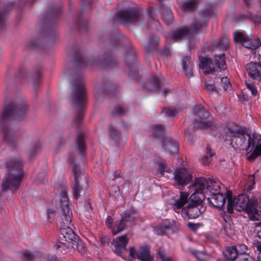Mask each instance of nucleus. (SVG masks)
<instances>
[{
	"label": "nucleus",
	"mask_w": 261,
	"mask_h": 261,
	"mask_svg": "<svg viewBox=\"0 0 261 261\" xmlns=\"http://www.w3.org/2000/svg\"><path fill=\"white\" fill-rule=\"evenodd\" d=\"M225 131L231 138L232 146L236 150L245 151L248 161L253 160L261 154L260 134L242 133L237 127H227Z\"/></svg>",
	"instance_id": "f257e3e1"
},
{
	"label": "nucleus",
	"mask_w": 261,
	"mask_h": 261,
	"mask_svg": "<svg viewBox=\"0 0 261 261\" xmlns=\"http://www.w3.org/2000/svg\"><path fill=\"white\" fill-rule=\"evenodd\" d=\"M68 190V187L65 185L59 186L57 188L59 195V208L61 210L60 219L59 223L60 230L63 237L66 242L72 243L73 242H76L79 237L68 226L71 222L72 213L69 209L67 197Z\"/></svg>",
	"instance_id": "f03ea898"
},
{
	"label": "nucleus",
	"mask_w": 261,
	"mask_h": 261,
	"mask_svg": "<svg viewBox=\"0 0 261 261\" xmlns=\"http://www.w3.org/2000/svg\"><path fill=\"white\" fill-rule=\"evenodd\" d=\"M203 195L192 194L189 197L187 192H180V196L176 199H172L170 204L175 212L178 213L185 204L189 200L188 205L181 210V216L185 219H195L201 213L204 212L205 208L201 205Z\"/></svg>",
	"instance_id": "7ed1b4c3"
},
{
	"label": "nucleus",
	"mask_w": 261,
	"mask_h": 261,
	"mask_svg": "<svg viewBox=\"0 0 261 261\" xmlns=\"http://www.w3.org/2000/svg\"><path fill=\"white\" fill-rule=\"evenodd\" d=\"M23 163L19 155H16L9 159L6 164L7 174L3 179L2 188L3 190H16L19 186L23 172Z\"/></svg>",
	"instance_id": "20e7f679"
},
{
	"label": "nucleus",
	"mask_w": 261,
	"mask_h": 261,
	"mask_svg": "<svg viewBox=\"0 0 261 261\" xmlns=\"http://www.w3.org/2000/svg\"><path fill=\"white\" fill-rule=\"evenodd\" d=\"M121 219L118 222L113 224V219L111 216H108L106 220V225L111 229L114 235L122 231L130 225L136 219L137 213L134 209L127 210L120 214Z\"/></svg>",
	"instance_id": "39448f33"
},
{
	"label": "nucleus",
	"mask_w": 261,
	"mask_h": 261,
	"mask_svg": "<svg viewBox=\"0 0 261 261\" xmlns=\"http://www.w3.org/2000/svg\"><path fill=\"white\" fill-rule=\"evenodd\" d=\"M233 37L236 42L240 43L247 48L255 49L253 53V58H257L261 63V42H259L258 40H252L244 32L240 31L234 32Z\"/></svg>",
	"instance_id": "423d86ee"
},
{
	"label": "nucleus",
	"mask_w": 261,
	"mask_h": 261,
	"mask_svg": "<svg viewBox=\"0 0 261 261\" xmlns=\"http://www.w3.org/2000/svg\"><path fill=\"white\" fill-rule=\"evenodd\" d=\"M215 64L218 69H215L211 59L208 58H202L200 59V67L205 73L216 74V72H225L226 69L225 61L223 54L215 57Z\"/></svg>",
	"instance_id": "0eeeda50"
},
{
	"label": "nucleus",
	"mask_w": 261,
	"mask_h": 261,
	"mask_svg": "<svg viewBox=\"0 0 261 261\" xmlns=\"http://www.w3.org/2000/svg\"><path fill=\"white\" fill-rule=\"evenodd\" d=\"M227 211L229 214L233 212V209L237 211H246L247 213V207L250 202V199L245 194H241L232 198L230 191L227 192Z\"/></svg>",
	"instance_id": "6e6552de"
},
{
	"label": "nucleus",
	"mask_w": 261,
	"mask_h": 261,
	"mask_svg": "<svg viewBox=\"0 0 261 261\" xmlns=\"http://www.w3.org/2000/svg\"><path fill=\"white\" fill-rule=\"evenodd\" d=\"M72 100L73 104L77 106L80 111L74 118V121L81 122L83 118V108L85 102V88L82 82H79L74 85L72 95Z\"/></svg>",
	"instance_id": "1a4fd4ad"
},
{
	"label": "nucleus",
	"mask_w": 261,
	"mask_h": 261,
	"mask_svg": "<svg viewBox=\"0 0 261 261\" xmlns=\"http://www.w3.org/2000/svg\"><path fill=\"white\" fill-rule=\"evenodd\" d=\"M28 106L23 101L17 102L16 105H12L5 108L2 116V121L5 122L7 120L14 118L19 119L26 114Z\"/></svg>",
	"instance_id": "9d476101"
},
{
	"label": "nucleus",
	"mask_w": 261,
	"mask_h": 261,
	"mask_svg": "<svg viewBox=\"0 0 261 261\" xmlns=\"http://www.w3.org/2000/svg\"><path fill=\"white\" fill-rule=\"evenodd\" d=\"M195 120L194 125L199 129H205L211 126L212 118L210 113L203 107L199 106L194 110Z\"/></svg>",
	"instance_id": "9b49d317"
},
{
	"label": "nucleus",
	"mask_w": 261,
	"mask_h": 261,
	"mask_svg": "<svg viewBox=\"0 0 261 261\" xmlns=\"http://www.w3.org/2000/svg\"><path fill=\"white\" fill-rule=\"evenodd\" d=\"M72 171L74 174V184L73 187V195L76 198L78 199L84 188L87 186L86 175L77 166H74L73 167Z\"/></svg>",
	"instance_id": "f8f14e48"
},
{
	"label": "nucleus",
	"mask_w": 261,
	"mask_h": 261,
	"mask_svg": "<svg viewBox=\"0 0 261 261\" xmlns=\"http://www.w3.org/2000/svg\"><path fill=\"white\" fill-rule=\"evenodd\" d=\"M129 256L132 259L137 258L140 261H153L154 256L151 254L147 245H141L136 250L134 247H130L129 250Z\"/></svg>",
	"instance_id": "ddd939ff"
},
{
	"label": "nucleus",
	"mask_w": 261,
	"mask_h": 261,
	"mask_svg": "<svg viewBox=\"0 0 261 261\" xmlns=\"http://www.w3.org/2000/svg\"><path fill=\"white\" fill-rule=\"evenodd\" d=\"M205 26H206L205 23L202 24L201 22H198L197 24L194 23L192 28H189L188 27H184L176 32L170 33L166 37L169 40L176 42L178 39L184 37L190 36L194 34L197 30Z\"/></svg>",
	"instance_id": "4468645a"
},
{
	"label": "nucleus",
	"mask_w": 261,
	"mask_h": 261,
	"mask_svg": "<svg viewBox=\"0 0 261 261\" xmlns=\"http://www.w3.org/2000/svg\"><path fill=\"white\" fill-rule=\"evenodd\" d=\"M247 214L252 221L258 220L261 218V198L253 197L250 199L247 207Z\"/></svg>",
	"instance_id": "2eb2a0df"
},
{
	"label": "nucleus",
	"mask_w": 261,
	"mask_h": 261,
	"mask_svg": "<svg viewBox=\"0 0 261 261\" xmlns=\"http://www.w3.org/2000/svg\"><path fill=\"white\" fill-rule=\"evenodd\" d=\"M193 177L192 173L185 168H179L174 172V180L176 186L184 187L188 184Z\"/></svg>",
	"instance_id": "dca6fc26"
},
{
	"label": "nucleus",
	"mask_w": 261,
	"mask_h": 261,
	"mask_svg": "<svg viewBox=\"0 0 261 261\" xmlns=\"http://www.w3.org/2000/svg\"><path fill=\"white\" fill-rule=\"evenodd\" d=\"M139 17V13L135 9L122 10L116 15V20L121 23H129L136 21Z\"/></svg>",
	"instance_id": "f3484780"
},
{
	"label": "nucleus",
	"mask_w": 261,
	"mask_h": 261,
	"mask_svg": "<svg viewBox=\"0 0 261 261\" xmlns=\"http://www.w3.org/2000/svg\"><path fill=\"white\" fill-rule=\"evenodd\" d=\"M207 184H208L207 179L202 177L195 178L194 181L190 185L189 191L191 192H194L193 194H197V196L202 194L203 198V193H206Z\"/></svg>",
	"instance_id": "a211bd4d"
},
{
	"label": "nucleus",
	"mask_w": 261,
	"mask_h": 261,
	"mask_svg": "<svg viewBox=\"0 0 261 261\" xmlns=\"http://www.w3.org/2000/svg\"><path fill=\"white\" fill-rule=\"evenodd\" d=\"M128 242V240L126 234L116 238L113 243L114 252L124 258L123 254L126 251V246Z\"/></svg>",
	"instance_id": "6ab92c4d"
},
{
	"label": "nucleus",
	"mask_w": 261,
	"mask_h": 261,
	"mask_svg": "<svg viewBox=\"0 0 261 261\" xmlns=\"http://www.w3.org/2000/svg\"><path fill=\"white\" fill-rule=\"evenodd\" d=\"M246 70L250 77L255 80L261 81V63L251 62L246 65Z\"/></svg>",
	"instance_id": "aec40b11"
},
{
	"label": "nucleus",
	"mask_w": 261,
	"mask_h": 261,
	"mask_svg": "<svg viewBox=\"0 0 261 261\" xmlns=\"http://www.w3.org/2000/svg\"><path fill=\"white\" fill-rule=\"evenodd\" d=\"M163 147L170 154H176L178 153L179 145L178 143L173 140L170 137H166L164 138L162 143Z\"/></svg>",
	"instance_id": "412c9836"
},
{
	"label": "nucleus",
	"mask_w": 261,
	"mask_h": 261,
	"mask_svg": "<svg viewBox=\"0 0 261 261\" xmlns=\"http://www.w3.org/2000/svg\"><path fill=\"white\" fill-rule=\"evenodd\" d=\"M207 202L213 206L221 209L224 205L225 198L220 193L211 195V197L207 198Z\"/></svg>",
	"instance_id": "4be33fe9"
},
{
	"label": "nucleus",
	"mask_w": 261,
	"mask_h": 261,
	"mask_svg": "<svg viewBox=\"0 0 261 261\" xmlns=\"http://www.w3.org/2000/svg\"><path fill=\"white\" fill-rule=\"evenodd\" d=\"M208 184H207L206 193H211L212 195L220 193V182L217 180L208 178Z\"/></svg>",
	"instance_id": "5701e85b"
},
{
	"label": "nucleus",
	"mask_w": 261,
	"mask_h": 261,
	"mask_svg": "<svg viewBox=\"0 0 261 261\" xmlns=\"http://www.w3.org/2000/svg\"><path fill=\"white\" fill-rule=\"evenodd\" d=\"M223 254L227 259L226 261H233L237 256L238 250L234 246L228 247Z\"/></svg>",
	"instance_id": "b1692460"
},
{
	"label": "nucleus",
	"mask_w": 261,
	"mask_h": 261,
	"mask_svg": "<svg viewBox=\"0 0 261 261\" xmlns=\"http://www.w3.org/2000/svg\"><path fill=\"white\" fill-rule=\"evenodd\" d=\"M218 77L221 79V84L224 90L228 93L232 92V86L229 79L226 76H222V74H218Z\"/></svg>",
	"instance_id": "393cba45"
},
{
	"label": "nucleus",
	"mask_w": 261,
	"mask_h": 261,
	"mask_svg": "<svg viewBox=\"0 0 261 261\" xmlns=\"http://www.w3.org/2000/svg\"><path fill=\"white\" fill-rule=\"evenodd\" d=\"M197 7L196 0H186L182 4V9L185 11H190Z\"/></svg>",
	"instance_id": "a878e982"
},
{
	"label": "nucleus",
	"mask_w": 261,
	"mask_h": 261,
	"mask_svg": "<svg viewBox=\"0 0 261 261\" xmlns=\"http://www.w3.org/2000/svg\"><path fill=\"white\" fill-rule=\"evenodd\" d=\"M164 130L165 127L160 124L154 125L152 127V134L155 137H160Z\"/></svg>",
	"instance_id": "bb28decb"
},
{
	"label": "nucleus",
	"mask_w": 261,
	"mask_h": 261,
	"mask_svg": "<svg viewBox=\"0 0 261 261\" xmlns=\"http://www.w3.org/2000/svg\"><path fill=\"white\" fill-rule=\"evenodd\" d=\"M74 246H76L78 252L82 254H84L86 251V248L84 247L83 243L79 240V238L76 242H73L72 243L71 247L74 248Z\"/></svg>",
	"instance_id": "cd10ccee"
},
{
	"label": "nucleus",
	"mask_w": 261,
	"mask_h": 261,
	"mask_svg": "<svg viewBox=\"0 0 261 261\" xmlns=\"http://www.w3.org/2000/svg\"><path fill=\"white\" fill-rule=\"evenodd\" d=\"M158 171L161 176H163L164 172H170L171 170L170 167L166 165L165 161H163L159 164Z\"/></svg>",
	"instance_id": "c85d7f7f"
},
{
	"label": "nucleus",
	"mask_w": 261,
	"mask_h": 261,
	"mask_svg": "<svg viewBox=\"0 0 261 261\" xmlns=\"http://www.w3.org/2000/svg\"><path fill=\"white\" fill-rule=\"evenodd\" d=\"M76 145L80 153H83L85 149V145L83 142V137L82 135H79L76 139Z\"/></svg>",
	"instance_id": "c756f323"
},
{
	"label": "nucleus",
	"mask_w": 261,
	"mask_h": 261,
	"mask_svg": "<svg viewBox=\"0 0 261 261\" xmlns=\"http://www.w3.org/2000/svg\"><path fill=\"white\" fill-rule=\"evenodd\" d=\"M193 253L194 256L200 261H204L208 258V254L203 251H195Z\"/></svg>",
	"instance_id": "7c9ffc66"
},
{
	"label": "nucleus",
	"mask_w": 261,
	"mask_h": 261,
	"mask_svg": "<svg viewBox=\"0 0 261 261\" xmlns=\"http://www.w3.org/2000/svg\"><path fill=\"white\" fill-rule=\"evenodd\" d=\"M160 228L165 233L169 231H173L174 229L173 222H169V223H164L160 225Z\"/></svg>",
	"instance_id": "2f4dec72"
},
{
	"label": "nucleus",
	"mask_w": 261,
	"mask_h": 261,
	"mask_svg": "<svg viewBox=\"0 0 261 261\" xmlns=\"http://www.w3.org/2000/svg\"><path fill=\"white\" fill-rule=\"evenodd\" d=\"M57 248L62 254H65L69 251L71 247L63 242H59L56 245Z\"/></svg>",
	"instance_id": "473e14b6"
},
{
	"label": "nucleus",
	"mask_w": 261,
	"mask_h": 261,
	"mask_svg": "<svg viewBox=\"0 0 261 261\" xmlns=\"http://www.w3.org/2000/svg\"><path fill=\"white\" fill-rule=\"evenodd\" d=\"M158 254L161 261H173L172 258L168 255L167 252L162 249L159 250Z\"/></svg>",
	"instance_id": "72a5a7b5"
},
{
	"label": "nucleus",
	"mask_w": 261,
	"mask_h": 261,
	"mask_svg": "<svg viewBox=\"0 0 261 261\" xmlns=\"http://www.w3.org/2000/svg\"><path fill=\"white\" fill-rule=\"evenodd\" d=\"M217 45L223 48H227L229 45V40L226 36H223L220 38L218 42Z\"/></svg>",
	"instance_id": "f704fd0d"
},
{
	"label": "nucleus",
	"mask_w": 261,
	"mask_h": 261,
	"mask_svg": "<svg viewBox=\"0 0 261 261\" xmlns=\"http://www.w3.org/2000/svg\"><path fill=\"white\" fill-rule=\"evenodd\" d=\"M254 183V174L249 175L247 178V190L248 191H250L253 189Z\"/></svg>",
	"instance_id": "c9c22d12"
},
{
	"label": "nucleus",
	"mask_w": 261,
	"mask_h": 261,
	"mask_svg": "<svg viewBox=\"0 0 261 261\" xmlns=\"http://www.w3.org/2000/svg\"><path fill=\"white\" fill-rule=\"evenodd\" d=\"M246 87L251 91L253 96H256L257 94V90L255 85L250 82H245Z\"/></svg>",
	"instance_id": "e433bc0d"
},
{
	"label": "nucleus",
	"mask_w": 261,
	"mask_h": 261,
	"mask_svg": "<svg viewBox=\"0 0 261 261\" xmlns=\"http://www.w3.org/2000/svg\"><path fill=\"white\" fill-rule=\"evenodd\" d=\"M205 88L209 93H218V91L215 85L214 84L210 83L207 82H205Z\"/></svg>",
	"instance_id": "4c0bfd02"
},
{
	"label": "nucleus",
	"mask_w": 261,
	"mask_h": 261,
	"mask_svg": "<svg viewBox=\"0 0 261 261\" xmlns=\"http://www.w3.org/2000/svg\"><path fill=\"white\" fill-rule=\"evenodd\" d=\"M162 112L165 114L167 116L172 117L177 113V111L174 108H166L163 110Z\"/></svg>",
	"instance_id": "58836bf2"
},
{
	"label": "nucleus",
	"mask_w": 261,
	"mask_h": 261,
	"mask_svg": "<svg viewBox=\"0 0 261 261\" xmlns=\"http://www.w3.org/2000/svg\"><path fill=\"white\" fill-rule=\"evenodd\" d=\"M207 149L208 154L204 155L202 159V163L204 165H207L210 163L211 161V158L212 156L211 152V150L209 149L208 148H207Z\"/></svg>",
	"instance_id": "ea45409f"
},
{
	"label": "nucleus",
	"mask_w": 261,
	"mask_h": 261,
	"mask_svg": "<svg viewBox=\"0 0 261 261\" xmlns=\"http://www.w3.org/2000/svg\"><path fill=\"white\" fill-rule=\"evenodd\" d=\"M14 131L10 127L6 128L4 130V134L5 136V139L9 141V138L14 135Z\"/></svg>",
	"instance_id": "a19ab883"
},
{
	"label": "nucleus",
	"mask_w": 261,
	"mask_h": 261,
	"mask_svg": "<svg viewBox=\"0 0 261 261\" xmlns=\"http://www.w3.org/2000/svg\"><path fill=\"white\" fill-rule=\"evenodd\" d=\"M247 250L248 248L246 245L240 244L239 245V250H238V253L239 252L241 254H247Z\"/></svg>",
	"instance_id": "79ce46f5"
},
{
	"label": "nucleus",
	"mask_w": 261,
	"mask_h": 261,
	"mask_svg": "<svg viewBox=\"0 0 261 261\" xmlns=\"http://www.w3.org/2000/svg\"><path fill=\"white\" fill-rule=\"evenodd\" d=\"M182 68H187L189 67H192V65L190 63V58L189 56H187L185 58H184L182 60Z\"/></svg>",
	"instance_id": "37998d69"
},
{
	"label": "nucleus",
	"mask_w": 261,
	"mask_h": 261,
	"mask_svg": "<svg viewBox=\"0 0 261 261\" xmlns=\"http://www.w3.org/2000/svg\"><path fill=\"white\" fill-rule=\"evenodd\" d=\"M183 71L185 73V74L188 77H192L193 76V72L192 67H189L187 68H182Z\"/></svg>",
	"instance_id": "c03bdc74"
},
{
	"label": "nucleus",
	"mask_w": 261,
	"mask_h": 261,
	"mask_svg": "<svg viewBox=\"0 0 261 261\" xmlns=\"http://www.w3.org/2000/svg\"><path fill=\"white\" fill-rule=\"evenodd\" d=\"M22 254L26 260H29L34 257V254L30 251H25L22 253Z\"/></svg>",
	"instance_id": "a18cd8bd"
},
{
	"label": "nucleus",
	"mask_w": 261,
	"mask_h": 261,
	"mask_svg": "<svg viewBox=\"0 0 261 261\" xmlns=\"http://www.w3.org/2000/svg\"><path fill=\"white\" fill-rule=\"evenodd\" d=\"M7 17V14L5 12L0 13V27L5 22Z\"/></svg>",
	"instance_id": "49530a36"
},
{
	"label": "nucleus",
	"mask_w": 261,
	"mask_h": 261,
	"mask_svg": "<svg viewBox=\"0 0 261 261\" xmlns=\"http://www.w3.org/2000/svg\"><path fill=\"white\" fill-rule=\"evenodd\" d=\"M110 130L111 133V136L112 138H115V136H118L119 134V132L116 130L114 128L110 127Z\"/></svg>",
	"instance_id": "de8ad7c7"
},
{
	"label": "nucleus",
	"mask_w": 261,
	"mask_h": 261,
	"mask_svg": "<svg viewBox=\"0 0 261 261\" xmlns=\"http://www.w3.org/2000/svg\"><path fill=\"white\" fill-rule=\"evenodd\" d=\"M153 81L154 83L155 88H158L160 87V83L161 82V78H158L157 77H153Z\"/></svg>",
	"instance_id": "09e8293b"
},
{
	"label": "nucleus",
	"mask_w": 261,
	"mask_h": 261,
	"mask_svg": "<svg viewBox=\"0 0 261 261\" xmlns=\"http://www.w3.org/2000/svg\"><path fill=\"white\" fill-rule=\"evenodd\" d=\"M115 113L117 115H122L123 111L122 108L120 107H116L115 109Z\"/></svg>",
	"instance_id": "8fccbe9b"
},
{
	"label": "nucleus",
	"mask_w": 261,
	"mask_h": 261,
	"mask_svg": "<svg viewBox=\"0 0 261 261\" xmlns=\"http://www.w3.org/2000/svg\"><path fill=\"white\" fill-rule=\"evenodd\" d=\"M244 3L246 5L249 6L252 3H254V2L258 1L261 4V0H244Z\"/></svg>",
	"instance_id": "3c124183"
},
{
	"label": "nucleus",
	"mask_w": 261,
	"mask_h": 261,
	"mask_svg": "<svg viewBox=\"0 0 261 261\" xmlns=\"http://www.w3.org/2000/svg\"><path fill=\"white\" fill-rule=\"evenodd\" d=\"M257 236L258 238L261 240V229L258 231ZM257 249H261V243H259L256 245Z\"/></svg>",
	"instance_id": "603ef678"
},
{
	"label": "nucleus",
	"mask_w": 261,
	"mask_h": 261,
	"mask_svg": "<svg viewBox=\"0 0 261 261\" xmlns=\"http://www.w3.org/2000/svg\"><path fill=\"white\" fill-rule=\"evenodd\" d=\"M54 214V211L53 210L49 209L47 211V218L49 219L52 215Z\"/></svg>",
	"instance_id": "864d4df0"
},
{
	"label": "nucleus",
	"mask_w": 261,
	"mask_h": 261,
	"mask_svg": "<svg viewBox=\"0 0 261 261\" xmlns=\"http://www.w3.org/2000/svg\"><path fill=\"white\" fill-rule=\"evenodd\" d=\"M253 21L255 24L261 23V17H255L253 19Z\"/></svg>",
	"instance_id": "5fc2aeb1"
},
{
	"label": "nucleus",
	"mask_w": 261,
	"mask_h": 261,
	"mask_svg": "<svg viewBox=\"0 0 261 261\" xmlns=\"http://www.w3.org/2000/svg\"><path fill=\"white\" fill-rule=\"evenodd\" d=\"M188 226H189V227L193 229H196L198 228L197 225L196 224L192 223H189Z\"/></svg>",
	"instance_id": "6e6d98bb"
},
{
	"label": "nucleus",
	"mask_w": 261,
	"mask_h": 261,
	"mask_svg": "<svg viewBox=\"0 0 261 261\" xmlns=\"http://www.w3.org/2000/svg\"><path fill=\"white\" fill-rule=\"evenodd\" d=\"M100 241L102 244H104L107 242V238L106 237L100 238Z\"/></svg>",
	"instance_id": "4d7b16f0"
},
{
	"label": "nucleus",
	"mask_w": 261,
	"mask_h": 261,
	"mask_svg": "<svg viewBox=\"0 0 261 261\" xmlns=\"http://www.w3.org/2000/svg\"><path fill=\"white\" fill-rule=\"evenodd\" d=\"M167 13L168 15V18L169 20L171 19L172 18V13L171 12L170 10H168Z\"/></svg>",
	"instance_id": "13d9d810"
},
{
	"label": "nucleus",
	"mask_w": 261,
	"mask_h": 261,
	"mask_svg": "<svg viewBox=\"0 0 261 261\" xmlns=\"http://www.w3.org/2000/svg\"><path fill=\"white\" fill-rule=\"evenodd\" d=\"M257 250L259 251L257 256V261H261V249H257Z\"/></svg>",
	"instance_id": "bf43d9fd"
},
{
	"label": "nucleus",
	"mask_w": 261,
	"mask_h": 261,
	"mask_svg": "<svg viewBox=\"0 0 261 261\" xmlns=\"http://www.w3.org/2000/svg\"><path fill=\"white\" fill-rule=\"evenodd\" d=\"M154 24L157 27L158 25L161 27V23L160 22L158 21V20H156L154 22Z\"/></svg>",
	"instance_id": "052dcab7"
},
{
	"label": "nucleus",
	"mask_w": 261,
	"mask_h": 261,
	"mask_svg": "<svg viewBox=\"0 0 261 261\" xmlns=\"http://www.w3.org/2000/svg\"><path fill=\"white\" fill-rule=\"evenodd\" d=\"M83 2H84V4L88 3V4H90L91 3V0H89V1H87V2H86L85 0H83Z\"/></svg>",
	"instance_id": "680f3d73"
},
{
	"label": "nucleus",
	"mask_w": 261,
	"mask_h": 261,
	"mask_svg": "<svg viewBox=\"0 0 261 261\" xmlns=\"http://www.w3.org/2000/svg\"><path fill=\"white\" fill-rule=\"evenodd\" d=\"M223 219H224V221H225V222H227V220L228 219H229V217H228V216H227L226 218H225V217H223Z\"/></svg>",
	"instance_id": "e2e57ef3"
},
{
	"label": "nucleus",
	"mask_w": 261,
	"mask_h": 261,
	"mask_svg": "<svg viewBox=\"0 0 261 261\" xmlns=\"http://www.w3.org/2000/svg\"><path fill=\"white\" fill-rule=\"evenodd\" d=\"M82 64H85V61L84 59H82L81 61Z\"/></svg>",
	"instance_id": "0e129e2a"
},
{
	"label": "nucleus",
	"mask_w": 261,
	"mask_h": 261,
	"mask_svg": "<svg viewBox=\"0 0 261 261\" xmlns=\"http://www.w3.org/2000/svg\"><path fill=\"white\" fill-rule=\"evenodd\" d=\"M159 40V38H158V37H156V38H155V43H157V42H158Z\"/></svg>",
	"instance_id": "69168bd1"
},
{
	"label": "nucleus",
	"mask_w": 261,
	"mask_h": 261,
	"mask_svg": "<svg viewBox=\"0 0 261 261\" xmlns=\"http://www.w3.org/2000/svg\"><path fill=\"white\" fill-rule=\"evenodd\" d=\"M163 17L164 19L166 18L165 14H163Z\"/></svg>",
	"instance_id": "338daca9"
},
{
	"label": "nucleus",
	"mask_w": 261,
	"mask_h": 261,
	"mask_svg": "<svg viewBox=\"0 0 261 261\" xmlns=\"http://www.w3.org/2000/svg\"><path fill=\"white\" fill-rule=\"evenodd\" d=\"M243 261H247V259H246V258H243Z\"/></svg>",
	"instance_id": "774afa93"
}]
</instances>
